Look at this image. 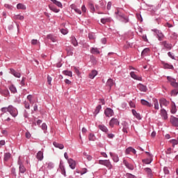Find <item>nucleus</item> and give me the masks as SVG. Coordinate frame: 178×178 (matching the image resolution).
<instances>
[{
    "label": "nucleus",
    "mask_w": 178,
    "mask_h": 178,
    "mask_svg": "<svg viewBox=\"0 0 178 178\" xmlns=\"http://www.w3.org/2000/svg\"><path fill=\"white\" fill-rule=\"evenodd\" d=\"M1 112L3 113H6V112H9L10 115H11V116L13 118H16L17 116V109L15 107H13V106L10 105L8 107H3L1 109Z\"/></svg>",
    "instance_id": "1"
},
{
    "label": "nucleus",
    "mask_w": 178,
    "mask_h": 178,
    "mask_svg": "<svg viewBox=\"0 0 178 178\" xmlns=\"http://www.w3.org/2000/svg\"><path fill=\"white\" fill-rule=\"evenodd\" d=\"M115 15L116 18L120 20V22H122V23H127L129 22V19L122 15V13H119V11L115 12Z\"/></svg>",
    "instance_id": "2"
},
{
    "label": "nucleus",
    "mask_w": 178,
    "mask_h": 178,
    "mask_svg": "<svg viewBox=\"0 0 178 178\" xmlns=\"http://www.w3.org/2000/svg\"><path fill=\"white\" fill-rule=\"evenodd\" d=\"M99 165H104V166H106L108 169H112L113 168V165L109 160H99Z\"/></svg>",
    "instance_id": "3"
},
{
    "label": "nucleus",
    "mask_w": 178,
    "mask_h": 178,
    "mask_svg": "<svg viewBox=\"0 0 178 178\" xmlns=\"http://www.w3.org/2000/svg\"><path fill=\"white\" fill-rule=\"evenodd\" d=\"M167 80H168V81H170V83L172 87H174L175 88H178V83L176 82V79H175L172 77L168 76Z\"/></svg>",
    "instance_id": "4"
},
{
    "label": "nucleus",
    "mask_w": 178,
    "mask_h": 178,
    "mask_svg": "<svg viewBox=\"0 0 178 178\" xmlns=\"http://www.w3.org/2000/svg\"><path fill=\"white\" fill-rule=\"evenodd\" d=\"M159 104H160V106L162 109L163 106H169V101L166 100V99L165 98H161L159 99Z\"/></svg>",
    "instance_id": "5"
},
{
    "label": "nucleus",
    "mask_w": 178,
    "mask_h": 178,
    "mask_svg": "<svg viewBox=\"0 0 178 178\" xmlns=\"http://www.w3.org/2000/svg\"><path fill=\"white\" fill-rule=\"evenodd\" d=\"M170 122L172 126H175V127H178V118L175 116H171L170 119Z\"/></svg>",
    "instance_id": "6"
},
{
    "label": "nucleus",
    "mask_w": 178,
    "mask_h": 178,
    "mask_svg": "<svg viewBox=\"0 0 178 178\" xmlns=\"http://www.w3.org/2000/svg\"><path fill=\"white\" fill-rule=\"evenodd\" d=\"M104 113L106 116H107V118H111V116H113V110H112L111 108H107L104 111Z\"/></svg>",
    "instance_id": "7"
},
{
    "label": "nucleus",
    "mask_w": 178,
    "mask_h": 178,
    "mask_svg": "<svg viewBox=\"0 0 178 178\" xmlns=\"http://www.w3.org/2000/svg\"><path fill=\"white\" fill-rule=\"evenodd\" d=\"M18 165H19V172L24 173L26 172V168L23 165V163H22V160H18Z\"/></svg>",
    "instance_id": "8"
},
{
    "label": "nucleus",
    "mask_w": 178,
    "mask_h": 178,
    "mask_svg": "<svg viewBox=\"0 0 178 178\" xmlns=\"http://www.w3.org/2000/svg\"><path fill=\"white\" fill-rule=\"evenodd\" d=\"M118 124H119V120L118 119L113 118L110 120L109 125L111 127H114L115 125Z\"/></svg>",
    "instance_id": "9"
},
{
    "label": "nucleus",
    "mask_w": 178,
    "mask_h": 178,
    "mask_svg": "<svg viewBox=\"0 0 178 178\" xmlns=\"http://www.w3.org/2000/svg\"><path fill=\"white\" fill-rule=\"evenodd\" d=\"M161 116L163 118L164 120H166L168 119V112H166V110L165 108H161L160 112Z\"/></svg>",
    "instance_id": "10"
},
{
    "label": "nucleus",
    "mask_w": 178,
    "mask_h": 178,
    "mask_svg": "<svg viewBox=\"0 0 178 178\" xmlns=\"http://www.w3.org/2000/svg\"><path fill=\"white\" fill-rule=\"evenodd\" d=\"M68 163L70 165V167L71 169H75L76 168V161L72 159H68Z\"/></svg>",
    "instance_id": "11"
},
{
    "label": "nucleus",
    "mask_w": 178,
    "mask_h": 178,
    "mask_svg": "<svg viewBox=\"0 0 178 178\" xmlns=\"http://www.w3.org/2000/svg\"><path fill=\"white\" fill-rule=\"evenodd\" d=\"M123 163L126 166V168H127V169H129L130 170H133V169H134V166L129 163V162H127V161L124 160Z\"/></svg>",
    "instance_id": "12"
},
{
    "label": "nucleus",
    "mask_w": 178,
    "mask_h": 178,
    "mask_svg": "<svg viewBox=\"0 0 178 178\" xmlns=\"http://www.w3.org/2000/svg\"><path fill=\"white\" fill-rule=\"evenodd\" d=\"M140 104H142V105H144L145 106H148L149 108H152V106H153L152 104L148 102L145 99H141L140 100Z\"/></svg>",
    "instance_id": "13"
},
{
    "label": "nucleus",
    "mask_w": 178,
    "mask_h": 178,
    "mask_svg": "<svg viewBox=\"0 0 178 178\" xmlns=\"http://www.w3.org/2000/svg\"><path fill=\"white\" fill-rule=\"evenodd\" d=\"M137 88H138V90H140V91H142L143 92H147V86L141 83H139Z\"/></svg>",
    "instance_id": "14"
},
{
    "label": "nucleus",
    "mask_w": 178,
    "mask_h": 178,
    "mask_svg": "<svg viewBox=\"0 0 178 178\" xmlns=\"http://www.w3.org/2000/svg\"><path fill=\"white\" fill-rule=\"evenodd\" d=\"M111 22H112V18L111 17H106V18L101 19V23H102V24H106V23H111Z\"/></svg>",
    "instance_id": "15"
},
{
    "label": "nucleus",
    "mask_w": 178,
    "mask_h": 178,
    "mask_svg": "<svg viewBox=\"0 0 178 178\" xmlns=\"http://www.w3.org/2000/svg\"><path fill=\"white\" fill-rule=\"evenodd\" d=\"M161 45H163L166 49H172V44L168 43V41L162 42Z\"/></svg>",
    "instance_id": "16"
},
{
    "label": "nucleus",
    "mask_w": 178,
    "mask_h": 178,
    "mask_svg": "<svg viewBox=\"0 0 178 178\" xmlns=\"http://www.w3.org/2000/svg\"><path fill=\"white\" fill-rule=\"evenodd\" d=\"M130 75H131V77H132V79H134V80H138L139 81L142 80L141 76H137L134 72H131L130 73Z\"/></svg>",
    "instance_id": "17"
},
{
    "label": "nucleus",
    "mask_w": 178,
    "mask_h": 178,
    "mask_svg": "<svg viewBox=\"0 0 178 178\" xmlns=\"http://www.w3.org/2000/svg\"><path fill=\"white\" fill-rule=\"evenodd\" d=\"M110 155L114 162H119V156H118V154L110 152Z\"/></svg>",
    "instance_id": "18"
},
{
    "label": "nucleus",
    "mask_w": 178,
    "mask_h": 178,
    "mask_svg": "<svg viewBox=\"0 0 178 178\" xmlns=\"http://www.w3.org/2000/svg\"><path fill=\"white\" fill-rule=\"evenodd\" d=\"M10 72L11 74H13L15 77H17L18 79H19L20 76H22L20 73L16 72L14 69H10Z\"/></svg>",
    "instance_id": "19"
},
{
    "label": "nucleus",
    "mask_w": 178,
    "mask_h": 178,
    "mask_svg": "<svg viewBox=\"0 0 178 178\" xmlns=\"http://www.w3.org/2000/svg\"><path fill=\"white\" fill-rule=\"evenodd\" d=\"M130 152H132L133 154H136V152H137L133 147H129L125 150V153L127 154V155H129Z\"/></svg>",
    "instance_id": "20"
},
{
    "label": "nucleus",
    "mask_w": 178,
    "mask_h": 178,
    "mask_svg": "<svg viewBox=\"0 0 178 178\" xmlns=\"http://www.w3.org/2000/svg\"><path fill=\"white\" fill-rule=\"evenodd\" d=\"M36 158L38 159V161H42L44 159V153H42L41 151H39L36 155Z\"/></svg>",
    "instance_id": "21"
},
{
    "label": "nucleus",
    "mask_w": 178,
    "mask_h": 178,
    "mask_svg": "<svg viewBox=\"0 0 178 178\" xmlns=\"http://www.w3.org/2000/svg\"><path fill=\"white\" fill-rule=\"evenodd\" d=\"M153 101V105L154 106V109H156L157 111L159 109V103L158 102V99L154 98L152 99Z\"/></svg>",
    "instance_id": "22"
},
{
    "label": "nucleus",
    "mask_w": 178,
    "mask_h": 178,
    "mask_svg": "<svg viewBox=\"0 0 178 178\" xmlns=\"http://www.w3.org/2000/svg\"><path fill=\"white\" fill-rule=\"evenodd\" d=\"M171 113L175 114L177 112V108H176V104L175 103L171 104Z\"/></svg>",
    "instance_id": "23"
},
{
    "label": "nucleus",
    "mask_w": 178,
    "mask_h": 178,
    "mask_svg": "<svg viewBox=\"0 0 178 178\" xmlns=\"http://www.w3.org/2000/svg\"><path fill=\"white\" fill-rule=\"evenodd\" d=\"M53 145L54 147H56V148H59V149H63V148H65L63 144L58 143L56 142H54Z\"/></svg>",
    "instance_id": "24"
},
{
    "label": "nucleus",
    "mask_w": 178,
    "mask_h": 178,
    "mask_svg": "<svg viewBox=\"0 0 178 178\" xmlns=\"http://www.w3.org/2000/svg\"><path fill=\"white\" fill-rule=\"evenodd\" d=\"M129 130V124L126 122H124L123 123V129H122V131L124 133H128V131Z\"/></svg>",
    "instance_id": "25"
},
{
    "label": "nucleus",
    "mask_w": 178,
    "mask_h": 178,
    "mask_svg": "<svg viewBox=\"0 0 178 178\" xmlns=\"http://www.w3.org/2000/svg\"><path fill=\"white\" fill-rule=\"evenodd\" d=\"M91 54H93V55H98L99 54V50H98V48L97 47H92L90 49Z\"/></svg>",
    "instance_id": "26"
},
{
    "label": "nucleus",
    "mask_w": 178,
    "mask_h": 178,
    "mask_svg": "<svg viewBox=\"0 0 178 178\" xmlns=\"http://www.w3.org/2000/svg\"><path fill=\"white\" fill-rule=\"evenodd\" d=\"M132 114L134 115V116H136V119H138L139 120H141V115H140V113H138L136 110L132 109Z\"/></svg>",
    "instance_id": "27"
},
{
    "label": "nucleus",
    "mask_w": 178,
    "mask_h": 178,
    "mask_svg": "<svg viewBox=\"0 0 178 178\" xmlns=\"http://www.w3.org/2000/svg\"><path fill=\"white\" fill-rule=\"evenodd\" d=\"M113 86V80H112V79H109L106 82V86L109 87V90H111Z\"/></svg>",
    "instance_id": "28"
},
{
    "label": "nucleus",
    "mask_w": 178,
    "mask_h": 178,
    "mask_svg": "<svg viewBox=\"0 0 178 178\" xmlns=\"http://www.w3.org/2000/svg\"><path fill=\"white\" fill-rule=\"evenodd\" d=\"M47 38H48V40H51L52 42H56V38L52 34L47 35Z\"/></svg>",
    "instance_id": "29"
},
{
    "label": "nucleus",
    "mask_w": 178,
    "mask_h": 178,
    "mask_svg": "<svg viewBox=\"0 0 178 178\" xmlns=\"http://www.w3.org/2000/svg\"><path fill=\"white\" fill-rule=\"evenodd\" d=\"M98 74V72L97 70H92L90 74H89V78L90 79H94L95 76Z\"/></svg>",
    "instance_id": "30"
},
{
    "label": "nucleus",
    "mask_w": 178,
    "mask_h": 178,
    "mask_svg": "<svg viewBox=\"0 0 178 178\" xmlns=\"http://www.w3.org/2000/svg\"><path fill=\"white\" fill-rule=\"evenodd\" d=\"M145 172L147 173L148 177L152 178L153 175H152V170H151V168H145Z\"/></svg>",
    "instance_id": "31"
},
{
    "label": "nucleus",
    "mask_w": 178,
    "mask_h": 178,
    "mask_svg": "<svg viewBox=\"0 0 178 178\" xmlns=\"http://www.w3.org/2000/svg\"><path fill=\"white\" fill-rule=\"evenodd\" d=\"M26 98L29 102V104H31L32 105L34 104V100L33 99V97L32 95H29Z\"/></svg>",
    "instance_id": "32"
},
{
    "label": "nucleus",
    "mask_w": 178,
    "mask_h": 178,
    "mask_svg": "<svg viewBox=\"0 0 178 178\" xmlns=\"http://www.w3.org/2000/svg\"><path fill=\"white\" fill-rule=\"evenodd\" d=\"M99 129L102 130V131H104V133H106V131H108V128H106V127H105V125L103 124L99 125Z\"/></svg>",
    "instance_id": "33"
},
{
    "label": "nucleus",
    "mask_w": 178,
    "mask_h": 178,
    "mask_svg": "<svg viewBox=\"0 0 178 178\" xmlns=\"http://www.w3.org/2000/svg\"><path fill=\"white\" fill-rule=\"evenodd\" d=\"M17 9H22V10H26V8L23 3H18L17 5Z\"/></svg>",
    "instance_id": "34"
},
{
    "label": "nucleus",
    "mask_w": 178,
    "mask_h": 178,
    "mask_svg": "<svg viewBox=\"0 0 178 178\" xmlns=\"http://www.w3.org/2000/svg\"><path fill=\"white\" fill-rule=\"evenodd\" d=\"M9 90L11 92H13V94L17 92V90H16V87H15V86L13 85L10 86Z\"/></svg>",
    "instance_id": "35"
},
{
    "label": "nucleus",
    "mask_w": 178,
    "mask_h": 178,
    "mask_svg": "<svg viewBox=\"0 0 178 178\" xmlns=\"http://www.w3.org/2000/svg\"><path fill=\"white\" fill-rule=\"evenodd\" d=\"M149 52V48H145L141 53L142 56H147V54Z\"/></svg>",
    "instance_id": "36"
},
{
    "label": "nucleus",
    "mask_w": 178,
    "mask_h": 178,
    "mask_svg": "<svg viewBox=\"0 0 178 178\" xmlns=\"http://www.w3.org/2000/svg\"><path fill=\"white\" fill-rule=\"evenodd\" d=\"M5 162H8L10 159V153H6L3 158Z\"/></svg>",
    "instance_id": "37"
},
{
    "label": "nucleus",
    "mask_w": 178,
    "mask_h": 178,
    "mask_svg": "<svg viewBox=\"0 0 178 178\" xmlns=\"http://www.w3.org/2000/svg\"><path fill=\"white\" fill-rule=\"evenodd\" d=\"M101 109H102V106L101 105H98L97 107H96V109L94 112V113L95 115H98V113H99V111H101Z\"/></svg>",
    "instance_id": "38"
},
{
    "label": "nucleus",
    "mask_w": 178,
    "mask_h": 178,
    "mask_svg": "<svg viewBox=\"0 0 178 178\" xmlns=\"http://www.w3.org/2000/svg\"><path fill=\"white\" fill-rule=\"evenodd\" d=\"M165 35H163V34L162 33H159L157 34V38L159 40V41H162L164 38Z\"/></svg>",
    "instance_id": "39"
},
{
    "label": "nucleus",
    "mask_w": 178,
    "mask_h": 178,
    "mask_svg": "<svg viewBox=\"0 0 178 178\" xmlns=\"http://www.w3.org/2000/svg\"><path fill=\"white\" fill-rule=\"evenodd\" d=\"M72 6V9H74L76 13H78V15H81V10L80 9L75 8L74 6Z\"/></svg>",
    "instance_id": "40"
},
{
    "label": "nucleus",
    "mask_w": 178,
    "mask_h": 178,
    "mask_svg": "<svg viewBox=\"0 0 178 178\" xmlns=\"http://www.w3.org/2000/svg\"><path fill=\"white\" fill-rule=\"evenodd\" d=\"M164 69H173V65L168 63L163 64Z\"/></svg>",
    "instance_id": "41"
},
{
    "label": "nucleus",
    "mask_w": 178,
    "mask_h": 178,
    "mask_svg": "<svg viewBox=\"0 0 178 178\" xmlns=\"http://www.w3.org/2000/svg\"><path fill=\"white\" fill-rule=\"evenodd\" d=\"M71 41H72V44H73L74 47H77L78 43H77V40H76V38L72 37Z\"/></svg>",
    "instance_id": "42"
},
{
    "label": "nucleus",
    "mask_w": 178,
    "mask_h": 178,
    "mask_svg": "<svg viewBox=\"0 0 178 178\" xmlns=\"http://www.w3.org/2000/svg\"><path fill=\"white\" fill-rule=\"evenodd\" d=\"M63 73L65 75V76H69L70 77H72L73 75L72 74V72L71 71H68V70H65L63 72Z\"/></svg>",
    "instance_id": "43"
},
{
    "label": "nucleus",
    "mask_w": 178,
    "mask_h": 178,
    "mask_svg": "<svg viewBox=\"0 0 178 178\" xmlns=\"http://www.w3.org/2000/svg\"><path fill=\"white\" fill-rule=\"evenodd\" d=\"M14 19H17V20H24V17L23 15H17L14 16Z\"/></svg>",
    "instance_id": "44"
},
{
    "label": "nucleus",
    "mask_w": 178,
    "mask_h": 178,
    "mask_svg": "<svg viewBox=\"0 0 178 178\" xmlns=\"http://www.w3.org/2000/svg\"><path fill=\"white\" fill-rule=\"evenodd\" d=\"M24 106L26 109H30V103L28 101L24 102Z\"/></svg>",
    "instance_id": "45"
},
{
    "label": "nucleus",
    "mask_w": 178,
    "mask_h": 178,
    "mask_svg": "<svg viewBox=\"0 0 178 178\" xmlns=\"http://www.w3.org/2000/svg\"><path fill=\"white\" fill-rule=\"evenodd\" d=\"M53 3H54V5H56V6H58V8H63V5L62 3H60V1H58L56 0Z\"/></svg>",
    "instance_id": "46"
},
{
    "label": "nucleus",
    "mask_w": 178,
    "mask_h": 178,
    "mask_svg": "<svg viewBox=\"0 0 178 178\" xmlns=\"http://www.w3.org/2000/svg\"><path fill=\"white\" fill-rule=\"evenodd\" d=\"M170 143H171V144H172L173 148H175V145H177V144H178V140L176 139H172L170 140Z\"/></svg>",
    "instance_id": "47"
},
{
    "label": "nucleus",
    "mask_w": 178,
    "mask_h": 178,
    "mask_svg": "<svg viewBox=\"0 0 178 178\" xmlns=\"http://www.w3.org/2000/svg\"><path fill=\"white\" fill-rule=\"evenodd\" d=\"M95 136H94V134H89V140L95 141Z\"/></svg>",
    "instance_id": "48"
},
{
    "label": "nucleus",
    "mask_w": 178,
    "mask_h": 178,
    "mask_svg": "<svg viewBox=\"0 0 178 178\" xmlns=\"http://www.w3.org/2000/svg\"><path fill=\"white\" fill-rule=\"evenodd\" d=\"M88 38L89 40H95V35L94 33H89Z\"/></svg>",
    "instance_id": "49"
},
{
    "label": "nucleus",
    "mask_w": 178,
    "mask_h": 178,
    "mask_svg": "<svg viewBox=\"0 0 178 178\" xmlns=\"http://www.w3.org/2000/svg\"><path fill=\"white\" fill-rule=\"evenodd\" d=\"M52 81V77H51L49 75L47 76V83L49 86H52L51 82Z\"/></svg>",
    "instance_id": "50"
},
{
    "label": "nucleus",
    "mask_w": 178,
    "mask_h": 178,
    "mask_svg": "<svg viewBox=\"0 0 178 178\" xmlns=\"http://www.w3.org/2000/svg\"><path fill=\"white\" fill-rule=\"evenodd\" d=\"M178 94V90L177 89H175L172 90L171 92V95H174V97H176V95Z\"/></svg>",
    "instance_id": "51"
},
{
    "label": "nucleus",
    "mask_w": 178,
    "mask_h": 178,
    "mask_svg": "<svg viewBox=\"0 0 178 178\" xmlns=\"http://www.w3.org/2000/svg\"><path fill=\"white\" fill-rule=\"evenodd\" d=\"M60 168L62 175H64V176H66V171H65V167L60 166Z\"/></svg>",
    "instance_id": "52"
},
{
    "label": "nucleus",
    "mask_w": 178,
    "mask_h": 178,
    "mask_svg": "<svg viewBox=\"0 0 178 178\" xmlns=\"http://www.w3.org/2000/svg\"><path fill=\"white\" fill-rule=\"evenodd\" d=\"M60 33H61L62 34H63L64 35H65V34H67V33H68V31H67V29H62L60 30Z\"/></svg>",
    "instance_id": "53"
},
{
    "label": "nucleus",
    "mask_w": 178,
    "mask_h": 178,
    "mask_svg": "<svg viewBox=\"0 0 178 178\" xmlns=\"http://www.w3.org/2000/svg\"><path fill=\"white\" fill-rule=\"evenodd\" d=\"M106 8L108 10H111V8H112V2L108 1Z\"/></svg>",
    "instance_id": "54"
},
{
    "label": "nucleus",
    "mask_w": 178,
    "mask_h": 178,
    "mask_svg": "<svg viewBox=\"0 0 178 178\" xmlns=\"http://www.w3.org/2000/svg\"><path fill=\"white\" fill-rule=\"evenodd\" d=\"M50 9H51V10L54 12L55 13H59V9H58V8L50 7Z\"/></svg>",
    "instance_id": "55"
},
{
    "label": "nucleus",
    "mask_w": 178,
    "mask_h": 178,
    "mask_svg": "<svg viewBox=\"0 0 178 178\" xmlns=\"http://www.w3.org/2000/svg\"><path fill=\"white\" fill-rule=\"evenodd\" d=\"M143 162H144V163H146L147 165H149V163H151L152 161L147 159L143 160Z\"/></svg>",
    "instance_id": "56"
},
{
    "label": "nucleus",
    "mask_w": 178,
    "mask_h": 178,
    "mask_svg": "<svg viewBox=\"0 0 178 178\" xmlns=\"http://www.w3.org/2000/svg\"><path fill=\"white\" fill-rule=\"evenodd\" d=\"M31 44H32V45H37V44H38V40L33 39L31 40Z\"/></svg>",
    "instance_id": "57"
},
{
    "label": "nucleus",
    "mask_w": 178,
    "mask_h": 178,
    "mask_svg": "<svg viewBox=\"0 0 178 178\" xmlns=\"http://www.w3.org/2000/svg\"><path fill=\"white\" fill-rule=\"evenodd\" d=\"M89 7H90V9L92 10V12H94V10H95V8L94 7V4L90 3Z\"/></svg>",
    "instance_id": "58"
},
{
    "label": "nucleus",
    "mask_w": 178,
    "mask_h": 178,
    "mask_svg": "<svg viewBox=\"0 0 178 178\" xmlns=\"http://www.w3.org/2000/svg\"><path fill=\"white\" fill-rule=\"evenodd\" d=\"M47 124L43 123L42 124V130H47Z\"/></svg>",
    "instance_id": "59"
},
{
    "label": "nucleus",
    "mask_w": 178,
    "mask_h": 178,
    "mask_svg": "<svg viewBox=\"0 0 178 178\" xmlns=\"http://www.w3.org/2000/svg\"><path fill=\"white\" fill-rule=\"evenodd\" d=\"M74 71H75V73H76V74H77L78 76H79V75H80V71H79V69H77V67H74Z\"/></svg>",
    "instance_id": "60"
},
{
    "label": "nucleus",
    "mask_w": 178,
    "mask_h": 178,
    "mask_svg": "<svg viewBox=\"0 0 178 178\" xmlns=\"http://www.w3.org/2000/svg\"><path fill=\"white\" fill-rule=\"evenodd\" d=\"M3 93H4V95L8 97V95H9V90H8V89H6L3 90Z\"/></svg>",
    "instance_id": "61"
},
{
    "label": "nucleus",
    "mask_w": 178,
    "mask_h": 178,
    "mask_svg": "<svg viewBox=\"0 0 178 178\" xmlns=\"http://www.w3.org/2000/svg\"><path fill=\"white\" fill-rule=\"evenodd\" d=\"M129 106L131 108H136V104L134 103H133V102H129Z\"/></svg>",
    "instance_id": "62"
},
{
    "label": "nucleus",
    "mask_w": 178,
    "mask_h": 178,
    "mask_svg": "<svg viewBox=\"0 0 178 178\" xmlns=\"http://www.w3.org/2000/svg\"><path fill=\"white\" fill-rule=\"evenodd\" d=\"M127 178H136V177L131 174H127Z\"/></svg>",
    "instance_id": "63"
},
{
    "label": "nucleus",
    "mask_w": 178,
    "mask_h": 178,
    "mask_svg": "<svg viewBox=\"0 0 178 178\" xmlns=\"http://www.w3.org/2000/svg\"><path fill=\"white\" fill-rule=\"evenodd\" d=\"M25 136L26 138H30V137H31V134H30V132H26L25 134Z\"/></svg>",
    "instance_id": "64"
}]
</instances>
